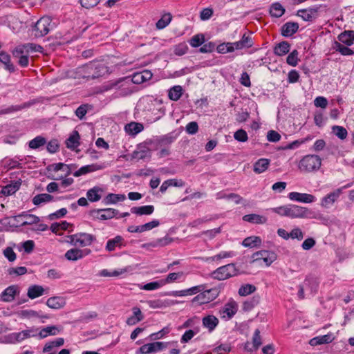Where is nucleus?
I'll list each match as a JSON object with an SVG mask.
<instances>
[{
    "instance_id": "obj_1",
    "label": "nucleus",
    "mask_w": 354,
    "mask_h": 354,
    "mask_svg": "<svg viewBox=\"0 0 354 354\" xmlns=\"http://www.w3.org/2000/svg\"><path fill=\"white\" fill-rule=\"evenodd\" d=\"M322 165V159L317 155L305 156L299 163L301 172H312L318 170Z\"/></svg>"
},
{
    "instance_id": "obj_2",
    "label": "nucleus",
    "mask_w": 354,
    "mask_h": 354,
    "mask_svg": "<svg viewBox=\"0 0 354 354\" xmlns=\"http://www.w3.org/2000/svg\"><path fill=\"white\" fill-rule=\"evenodd\" d=\"M52 20L48 17H41L32 27V35L35 38L42 37L46 35L52 28Z\"/></svg>"
},
{
    "instance_id": "obj_3",
    "label": "nucleus",
    "mask_w": 354,
    "mask_h": 354,
    "mask_svg": "<svg viewBox=\"0 0 354 354\" xmlns=\"http://www.w3.org/2000/svg\"><path fill=\"white\" fill-rule=\"evenodd\" d=\"M288 217L292 218H316V214L308 207L296 205H288Z\"/></svg>"
},
{
    "instance_id": "obj_4",
    "label": "nucleus",
    "mask_w": 354,
    "mask_h": 354,
    "mask_svg": "<svg viewBox=\"0 0 354 354\" xmlns=\"http://www.w3.org/2000/svg\"><path fill=\"white\" fill-rule=\"evenodd\" d=\"M239 274L235 264L230 263L221 266L214 270L212 273V277L218 280H225Z\"/></svg>"
},
{
    "instance_id": "obj_5",
    "label": "nucleus",
    "mask_w": 354,
    "mask_h": 354,
    "mask_svg": "<svg viewBox=\"0 0 354 354\" xmlns=\"http://www.w3.org/2000/svg\"><path fill=\"white\" fill-rule=\"evenodd\" d=\"M69 242L75 246L85 247L92 244L95 240V236L87 233H77L68 236Z\"/></svg>"
},
{
    "instance_id": "obj_6",
    "label": "nucleus",
    "mask_w": 354,
    "mask_h": 354,
    "mask_svg": "<svg viewBox=\"0 0 354 354\" xmlns=\"http://www.w3.org/2000/svg\"><path fill=\"white\" fill-rule=\"evenodd\" d=\"M219 291L217 288H211L207 290H203L197 295L193 299V303L198 304L199 305L207 304L215 299L218 295Z\"/></svg>"
},
{
    "instance_id": "obj_7",
    "label": "nucleus",
    "mask_w": 354,
    "mask_h": 354,
    "mask_svg": "<svg viewBox=\"0 0 354 354\" xmlns=\"http://www.w3.org/2000/svg\"><path fill=\"white\" fill-rule=\"evenodd\" d=\"M85 71L89 73L87 78L95 79L101 77L108 72L107 67L104 64H90L84 66Z\"/></svg>"
},
{
    "instance_id": "obj_8",
    "label": "nucleus",
    "mask_w": 354,
    "mask_h": 354,
    "mask_svg": "<svg viewBox=\"0 0 354 354\" xmlns=\"http://www.w3.org/2000/svg\"><path fill=\"white\" fill-rule=\"evenodd\" d=\"M118 211L112 208L93 209L90 211V215L100 220H107L113 218L118 214Z\"/></svg>"
},
{
    "instance_id": "obj_9",
    "label": "nucleus",
    "mask_w": 354,
    "mask_h": 354,
    "mask_svg": "<svg viewBox=\"0 0 354 354\" xmlns=\"http://www.w3.org/2000/svg\"><path fill=\"white\" fill-rule=\"evenodd\" d=\"M167 346V343L155 342L153 343L146 344L142 346L136 351V354H148L155 353L163 350Z\"/></svg>"
},
{
    "instance_id": "obj_10",
    "label": "nucleus",
    "mask_w": 354,
    "mask_h": 354,
    "mask_svg": "<svg viewBox=\"0 0 354 354\" xmlns=\"http://www.w3.org/2000/svg\"><path fill=\"white\" fill-rule=\"evenodd\" d=\"M320 8L321 6H319L299 10L297 15L301 17L304 21H312L318 17Z\"/></svg>"
},
{
    "instance_id": "obj_11",
    "label": "nucleus",
    "mask_w": 354,
    "mask_h": 354,
    "mask_svg": "<svg viewBox=\"0 0 354 354\" xmlns=\"http://www.w3.org/2000/svg\"><path fill=\"white\" fill-rule=\"evenodd\" d=\"M253 258L254 261L262 259L267 266H270L277 259V254L274 252L261 250L254 253Z\"/></svg>"
},
{
    "instance_id": "obj_12",
    "label": "nucleus",
    "mask_w": 354,
    "mask_h": 354,
    "mask_svg": "<svg viewBox=\"0 0 354 354\" xmlns=\"http://www.w3.org/2000/svg\"><path fill=\"white\" fill-rule=\"evenodd\" d=\"M262 344L261 337L260 335L259 329H256L252 337V343L247 342L244 345L245 351L250 353H253L259 349Z\"/></svg>"
},
{
    "instance_id": "obj_13",
    "label": "nucleus",
    "mask_w": 354,
    "mask_h": 354,
    "mask_svg": "<svg viewBox=\"0 0 354 354\" xmlns=\"http://www.w3.org/2000/svg\"><path fill=\"white\" fill-rule=\"evenodd\" d=\"M288 198L291 201H295L304 203H311L315 201V196L312 194L306 193H299L296 192L289 193Z\"/></svg>"
},
{
    "instance_id": "obj_14",
    "label": "nucleus",
    "mask_w": 354,
    "mask_h": 354,
    "mask_svg": "<svg viewBox=\"0 0 354 354\" xmlns=\"http://www.w3.org/2000/svg\"><path fill=\"white\" fill-rule=\"evenodd\" d=\"M19 294L17 286H10L6 288L0 295V299L5 302H11L15 299V296Z\"/></svg>"
},
{
    "instance_id": "obj_15",
    "label": "nucleus",
    "mask_w": 354,
    "mask_h": 354,
    "mask_svg": "<svg viewBox=\"0 0 354 354\" xmlns=\"http://www.w3.org/2000/svg\"><path fill=\"white\" fill-rule=\"evenodd\" d=\"M91 250H80L78 248H72L65 253V257L68 261H77L82 259L85 255L90 254Z\"/></svg>"
},
{
    "instance_id": "obj_16",
    "label": "nucleus",
    "mask_w": 354,
    "mask_h": 354,
    "mask_svg": "<svg viewBox=\"0 0 354 354\" xmlns=\"http://www.w3.org/2000/svg\"><path fill=\"white\" fill-rule=\"evenodd\" d=\"M342 193V188H338L333 192H330L322 198L321 205L324 207L328 208L337 200Z\"/></svg>"
},
{
    "instance_id": "obj_17",
    "label": "nucleus",
    "mask_w": 354,
    "mask_h": 354,
    "mask_svg": "<svg viewBox=\"0 0 354 354\" xmlns=\"http://www.w3.org/2000/svg\"><path fill=\"white\" fill-rule=\"evenodd\" d=\"M43 48L40 45L33 43H27L16 46V54L24 52L26 54L29 55L30 52H41Z\"/></svg>"
},
{
    "instance_id": "obj_18",
    "label": "nucleus",
    "mask_w": 354,
    "mask_h": 354,
    "mask_svg": "<svg viewBox=\"0 0 354 354\" xmlns=\"http://www.w3.org/2000/svg\"><path fill=\"white\" fill-rule=\"evenodd\" d=\"M203 327L206 328L209 332H212L219 324L218 319L212 315L205 316L202 319Z\"/></svg>"
},
{
    "instance_id": "obj_19",
    "label": "nucleus",
    "mask_w": 354,
    "mask_h": 354,
    "mask_svg": "<svg viewBox=\"0 0 354 354\" xmlns=\"http://www.w3.org/2000/svg\"><path fill=\"white\" fill-rule=\"evenodd\" d=\"M152 73L149 70H144L141 72L136 73L132 76V82L134 84H140L151 79Z\"/></svg>"
},
{
    "instance_id": "obj_20",
    "label": "nucleus",
    "mask_w": 354,
    "mask_h": 354,
    "mask_svg": "<svg viewBox=\"0 0 354 354\" xmlns=\"http://www.w3.org/2000/svg\"><path fill=\"white\" fill-rule=\"evenodd\" d=\"M299 29V24L297 22H286L281 27V35L288 37L293 35Z\"/></svg>"
},
{
    "instance_id": "obj_21",
    "label": "nucleus",
    "mask_w": 354,
    "mask_h": 354,
    "mask_svg": "<svg viewBox=\"0 0 354 354\" xmlns=\"http://www.w3.org/2000/svg\"><path fill=\"white\" fill-rule=\"evenodd\" d=\"M46 305L53 309H59L66 305V299L63 297H52L47 300Z\"/></svg>"
},
{
    "instance_id": "obj_22",
    "label": "nucleus",
    "mask_w": 354,
    "mask_h": 354,
    "mask_svg": "<svg viewBox=\"0 0 354 354\" xmlns=\"http://www.w3.org/2000/svg\"><path fill=\"white\" fill-rule=\"evenodd\" d=\"M237 311V305L235 302L227 303L223 309L221 310V313L223 315V317H227L228 319L232 318Z\"/></svg>"
},
{
    "instance_id": "obj_23",
    "label": "nucleus",
    "mask_w": 354,
    "mask_h": 354,
    "mask_svg": "<svg viewBox=\"0 0 354 354\" xmlns=\"http://www.w3.org/2000/svg\"><path fill=\"white\" fill-rule=\"evenodd\" d=\"M124 239L121 236H116L112 239H109L107 241L106 245V250L108 252H112L116 250V248H121L123 245Z\"/></svg>"
},
{
    "instance_id": "obj_24",
    "label": "nucleus",
    "mask_w": 354,
    "mask_h": 354,
    "mask_svg": "<svg viewBox=\"0 0 354 354\" xmlns=\"http://www.w3.org/2000/svg\"><path fill=\"white\" fill-rule=\"evenodd\" d=\"M339 42L348 46L354 43V30H346L338 36Z\"/></svg>"
},
{
    "instance_id": "obj_25",
    "label": "nucleus",
    "mask_w": 354,
    "mask_h": 354,
    "mask_svg": "<svg viewBox=\"0 0 354 354\" xmlns=\"http://www.w3.org/2000/svg\"><path fill=\"white\" fill-rule=\"evenodd\" d=\"M270 160L267 158H261L254 164V171L256 174H261L266 171L270 165Z\"/></svg>"
},
{
    "instance_id": "obj_26",
    "label": "nucleus",
    "mask_w": 354,
    "mask_h": 354,
    "mask_svg": "<svg viewBox=\"0 0 354 354\" xmlns=\"http://www.w3.org/2000/svg\"><path fill=\"white\" fill-rule=\"evenodd\" d=\"M125 131L132 136H135L144 129V126L141 123L131 122L124 127Z\"/></svg>"
},
{
    "instance_id": "obj_27",
    "label": "nucleus",
    "mask_w": 354,
    "mask_h": 354,
    "mask_svg": "<svg viewBox=\"0 0 354 354\" xmlns=\"http://www.w3.org/2000/svg\"><path fill=\"white\" fill-rule=\"evenodd\" d=\"M102 189L96 186L88 190L86 196L88 200L91 202H96L100 201L102 198Z\"/></svg>"
},
{
    "instance_id": "obj_28",
    "label": "nucleus",
    "mask_w": 354,
    "mask_h": 354,
    "mask_svg": "<svg viewBox=\"0 0 354 354\" xmlns=\"http://www.w3.org/2000/svg\"><path fill=\"white\" fill-rule=\"evenodd\" d=\"M32 104H34L33 102H28L20 105H12L5 109L0 110V115L8 114L12 112L19 111L22 109L28 108Z\"/></svg>"
},
{
    "instance_id": "obj_29",
    "label": "nucleus",
    "mask_w": 354,
    "mask_h": 354,
    "mask_svg": "<svg viewBox=\"0 0 354 354\" xmlns=\"http://www.w3.org/2000/svg\"><path fill=\"white\" fill-rule=\"evenodd\" d=\"M290 48V44L286 41H283L274 46V53L277 56H283L289 52Z\"/></svg>"
},
{
    "instance_id": "obj_30",
    "label": "nucleus",
    "mask_w": 354,
    "mask_h": 354,
    "mask_svg": "<svg viewBox=\"0 0 354 354\" xmlns=\"http://www.w3.org/2000/svg\"><path fill=\"white\" fill-rule=\"evenodd\" d=\"M154 211L153 205H145L140 207H133L131 208V212L137 215H150Z\"/></svg>"
},
{
    "instance_id": "obj_31",
    "label": "nucleus",
    "mask_w": 354,
    "mask_h": 354,
    "mask_svg": "<svg viewBox=\"0 0 354 354\" xmlns=\"http://www.w3.org/2000/svg\"><path fill=\"white\" fill-rule=\"evenodd\" d=\"M16 47L12 50V54L15 58L18 59V64L21 67H27L29 64V57L28 55L26 54L24 52H21V53L16 54Z\"/></svg>"
},
{
    "instance_id": "obj_32",
    "label": "nucleus",
    "mask_w": 354,
    "mask_h": 354,
    "mask_svg": "<svg viewBox=\"0 0 354 354\" xmlns=\"http://www.w3.org/2000/svg\"><path fill=\"white\" fill-rule=\"evenodd\" d=\"M253 45L252 39L249 35L245 33L241 39L234 42L236 49H242L243 48H250Z\"/></svg>"
},
{
    "instance_id": "obj_33",
    "label": "nucleus",
    "mask_w": 354,
    "mask_h": 354,
    "mask_svg": "<svg viewBox=\"0 0 354 354\" xmlns=\"http://www.w3.org/2000/svg\"><path fill=\"white\" fill-rule=\"evenodd\" d=\"M44 291L42 286L33 285L28 288L27 295L30 299H33L41 296L44 293Z\"/></svg>"
},
{
    "instance_id": "obj_34",
    "label": "nucleus",
    "mask_w": 354,
    "mask_h": 354,
    "mask_svg": "<svg viewBox=\"0 0 354 354\" xmlns=\"http://www.w3.org/2000/svg\"><path fill=\"white\" fill-rule=\"evenodd\" d=\"M333 340V337L332 334H327L322 336H319L313 338L310 341V344L312 346H317L323 344H328L331 342Z\"/></svg>"
},
{
    "instance_id": "obj_35",
    "label": "nucleus",
    "mask_w": 354,
    "mask_h": 354,
    "mask_svg": "<svg viewBox=\"0 0 354 354\" xmlns=\"http://www.w3.org/2000/svg\"><path fill=\"white\" fill-rule=\"evenodd\" d=\"M80 135L77 131H74L69 138L66 140L67 148L75 149L80 145Z\"/></svg>"
},
{
    "instance_id": "obj_36",
    "label": "nucleus",
    "mask_w": 354,
    "mask_h": 354,
    "mask_svg": "<svg viewBox=\"0 0 354 354\" xmlns=\"http://www.w3.org/2000/svg\"><path fill=\"white\" fill-rule=\"evenodd\" d=\"M243 220L249 223L257 224H263L267 221L266 218L255 214H246L243 216Z\"/></svg>"
},
{
    "instance_id": "obj_37",
    "label": "nucleus",
    "mask_w": 354,
    "mask_h": 354,
    "mask_svg": "<svg viewBox=\"0 0 354 354\" xmlns=\"http://www.w3.org/2000/svg\"><path fill=\"white\" fill-rule=\"evenodd\" d=\"M285 12V8L279 3H274L270 8V14L272 17L279 18Z\"/></svg>"
},
{
    "instance_id": "obj_38",
    "label": "nucleus",
    "mask_w": 354,
    "mask_h": 354,
    "mask_svg": "<svg viewBox=\"0 0 354 354\" xmlns=\"http://www.w3.org/2000/svg\"><path fill=\"white\" fill-rule=\"evenodd\" d=\"M333 48L336 51L340 53L342 55H351L354 54V51L339 41H335L333 45Z\"/></svg>"
},
{
    "instance_id": "obj_39",
    "label": "nucleus",
    "mask_w": 354,
    "mask_h": 354,
    "mask_svg": "<svg viewBox=\"0 0 354 354\" xmlns=\"http://www.w3.org/2000/svg\"><path fill=\"white\" fill-rule=\"evenodd\" d=\"M243 245L248 248H254L260 246L261 244V239L259 236H252L245 238L242 243Z\"/></svg>"
},
{
    "instance_id": "obj_40",
    "label": "nucleus",
    "mask_w": 354,
    "mask_h": 354,
    "mask_svg": "<svg viewBox=\"0 0 354 354\" xmlns=\"http://www.w3.org/2000/svg\"><path fill=\"white\" fill-rule=\"evenodd\" d=\"M101 169V167L96 165H86L76 171L73 176L78 177L89 172L95 171Z\"/></svg>"
},
{
    "instance_id": "obj_41",
    "label": "nucleus",
    "mask_w": 354,
    "mask_h": 354,
    "mask_svg": "<svg viewBox=\"0 0 354 354\" xmlns=\"http://www.w3.org/2000/svg\"><path fill=\"white\" fill-rule=\"evenodd\" d=\"M173 239L171 238L169 236H165L164 238L157 239L155 242L143 244L142 248L156 246L163 247L171 243Z\"/></svg>"
},
{
    "instance_id": "obj_42",
    "label": "nucleus",
    "mask_w": 354,
    "mask_h": 354,
    "mask_svg": "<svg viewBox=\"0 0 354 354\" xmlns=\"http://www.w3.org/2000/svg\"><path fill=\"white\" fill-rule=\"evenodd\" d=\"M183 95V88L180 86H174L169 90V98L173 101L178 100Z\"/></svg>"
},
{
    "instance_id": "obj_43",
    "label": "nucleus",
    "mask_w": 354,
    "mask_h": 354,
    "mask_svg": "<svg viewBox=\"0 0 354 354\" xmlns=\"http://www.w3.org/2000/svg\"><path fill=\"white\" fill-rule=\"evenodd\" d=\"M21 183L16 181L15 183L7 185L1 189V193L5 196H9L15 193L19 188Z\"/></svg>"
},
{
    "instance_id": "obj_44",
    "label": "nucleus",
    "mask_w": 354,
    "mask_h": 354,
    "mask_svg": "<svg viewBox=\"0 0 354 354\" xmlns=\"http://www.w3.org/2000/svg\"><path fill=\"white\" fill-rule=\"evenodd\" d=\"M259 302V297L254 296L250 299L245 301L243 303L242 309L243 310L247 312L250 311L252 308H254Z\"/></svg>"
},
{
    "instance_id": "obj_45",
    "label": "nucleus",
    "mask_w": 354,
    "mask_h": 354,
    "mask_svg": "<svg viewBox=\"0 0 354 354\" xmlns=\"http://www.w3.org/2000/svg\"><path fill=\"white\" fill-rule=\"evenodd\" d=\"M19 217H23L24 220L22 221V225H29L39 222V218L33 214H22L18 216Z\"/></svg>"
},
{
    "instance_id": "obj_46",
    "label": "nucleus",
    "mask_w": 354,
    "mask_h": 354,
    "mask_svg": "<svg viewBox=\"0 0 354 354\" xmlns=\"http://www.w3.org/2000/svg\"><path fill=\"white\" fill-rule=\"evenodd\" d=\"M53 198V196L48 194H40L36 195L33 199L32 203L35 205H39L42 203L45 202H49L52 201Z\"/></svg>"
},
{
    "instance_id": "obj_47",
    "label": "nucleus",
    "mask_w": 354,
    "mask_h": 354,
    "mask_svg": "<svg viewBox=\"0 0 354 354\" xmlns=\"http://www.w3.org/2000/svg\"><path fill=\"white\" fill-rule=\"evenodd\" d=\"M172 16L170 13H165L162 17L156 22V28L159 30L165 28L171 21Z\"/></svg>"
},
{
    "instance_id": "obj_48",
    "label": "nucleus",
    "mask_w": 354,
    "mask_h": 354,
    "mask_svg": "<svg viewBox=\"0 0 354 354\" xmlns=\"http://www.w3.org/2000/svg\"><path fill=\"white\" fill-rule=\"evenodd\" d=\"M256 290L257 288L255 287V286L252 284H245L240 287L238 292L240 296L245 297L252 294L256 291Z\"/></svg>"
},
{
    "instance_id": "obj_49",
    "label": "nucleus",
    "mask_w": 354,
    "mask_h": 354,
    "mask_svg": "<svg viewBox=\"0 0 354 354\" xmlns=\"http://www.w3.org/2000/svg\"><path fill=\"white\" fill-rule=\"evenodd\" d=\"M64 340L63 338H57L54 341L49 342L46 343L43 348L44 353H47L50 351L54 347H59L64 344Z\"/></svg>"
},
{
    "instance_id": "obj_50",
    "label": "nucleus",
    "mask_w": 354,
    "mask_h": 354,
    "mask_svg": "<svg viewBox=\"0 0 354 354\" xmlns=\"http://www.w3.org/2000/svg\"><path fill=\"white\" fill-rule=\"evenodd\" d=\"M46 143V138L39 136L31 140L28 143V146L30 149H36L41 146H44Z\"/></svg>"
},
{
    "instance_id": "obj_51",
    "label": "nucleus",
    "mask_w": 354,
    "mask_h": 354,
    "mask_svg": "<svg viewBox=\"0 0 354 354\" xmlns=\"http://www.w3.org/2000/svg\"><path fill=\"white\" fill-rule=\"evenodd\" d=\"M59 332L55 326H47L41 330L39 335L41 338L46 337L48 335H55Z\"/></svg>"
},
{
    "instance_id": "obj_52",
    "label": "nucleus",
    "mask_w": 354,
    "mask_h": 354,
    "mask_svg": "<svg viewBox=\"0 0 354 354\" xmlns=\"http://www.w3.org/2000/svg\"><path fill=\"white\" fill-rule=\"evenodd\" d=\"M126 198L124 194H109L104 199L106 204L116 203L118 201H123Z\"/></svg>"
},
{
    "instance_id": "obj_53",
    "label": "nucleus",
    "mask_w": 354,
    "mask_h": 354,
    "mask_svg": "<svg viewBox=\"0 0 354 354\" xmlns=\"http://www.w3.org/2000/svg\"><path fill=\"white\" fill-rule=\"evenodd\" d=\"M333 133L339 139L344 140L348 136L346 129L342 126H333L332 127Z\"/></svg>"
},
{
    "instance_id": "obj_54",
    "label": "nucleus",
    "mask_w": 354,
    "mask_h": 354,
    "mask_svg": "<svg viewBox=\"0 0 354 354\" xmlns=\"http://www.w3.org/2000/svg\"><path fill=\"white\" fill-rule=\"evenodd\" d=\"M205 42V36L203 34H197L193 36L189 40V44L192 47H198Z\"/></svg>"
},
{
    "instance_id": "obj_55",
    "label": "nucleus",
    "mask_w": 354,
    "mask_h": 354,
    "mask_svg": "<svg viewBox=\"0 0 354 354\" xmlns=\"http://www.w3.org/2000/svg\"><path fill=\"white\" fill-rule=\"evenodd\" d=\"M299 53L297 50H292L287 57L286 62L288 65L291 66H296L298 64L299 58H298Z\"/></svg>"
},
{
    "instance_id": "obj_56",
    "label": "nucleus",
    "mask_w": 354,
    "mask_h": 354,
    "mask_svg": "<svg viewBox=\"0 0 354 354\" xmlns=\"http://www.w3.org/2000/svg\"><path fill=\"white\" fill-rule=\"evenodd\" d=\"M183 276V272H171V273H169L165 279H161V280L163 283V286H165L167 283H170L176 281V280L179 279Z\"/></svg>"
},
{
    "instance_id": "obj_57",
    "label": "nucleus",
    "mask_w": 354,
    "mask_h": 354,
    "mask_svg": "<svg viewBox=\"0 0 354 354\" xmlns=\"http://www.w3.org/2000/svg\"><path fill=\"white\" fill-rule=\"evenodd\" d=\"M131 156H132V158H133V159L143 160L147 158H150L151 154H150L149 150L145 149V150L133 151Z\"/></svg>"
},
{
    "instance_id": "obj_58",
    "label": "nucleus",
    "mask_w": 354,
    "mask_h": 354,
    "mask_svg": "<svg viewBox=\"0 0 354 354\" xmlns=\"http://www.w3.org/2000/svg\"><path fill=\"white\" fill-rule=\"evenodd\" d=\"M305 284L310 288L312 292H316L319 286V281L315 277H307Z\"/></svg>"
},
{
    "instance_id": "obj_59",
    "label": "nucleus",
    "mask_w": 354,
    "mask_h": 354,
    "mask_svg": "<svg viewBox=\"0 0 354 354\" xmlns=\"http://www.w3.org/2000/svg\"><path fill=\"white\" fill-rule=\"evenodd\" d=\"M162 286H163V283H162V280H159L157 281L150 282L144 286H142L140 287V289L145 290H153L158 289Z\"/></svg>"
},
{
    "instance_id": "obj_60",
    "label": "nucleus",
    "mask_w": 354,
    "mask_h": 354,
    "mask_svg": "<svg viewBox=\"0 0 354 354\" xmlns=\"http://www.w3.org/2000/svg\"><path fill=\"white\" fill-rule=\"evenodd\" d=\"M188 50V46L185 42L180 43L174 46V53L178 56L185 55Z\"/></svg>"
},
{
    "instance_id": "obj_61",
    "label": "nucleus",
    "mask_w": 354,
    "mask_h": 354,
    "mask_svg": "<svg viewBox=\"0 0 354 354\" xmlns=\"http://www.w3.org/2000/svg\"><path fill=\"white\" fill-rule=\"evenodd\" d=\"M91 106L88 104L80 106L75 111L76 116L79 118L80 120L83 119Z\"/></svg>"
},
{
    "instance_id": "obj_62",
    "label": "nucleus",
    "mask_w": 354,
    "mask_h": 354,
    "mask_svg": "<svg viewBox=\"0 0 354 354\" xmlns=\"http://www.w3.org/2000/svg\"><path fill=\"white\" fill-rule=\"evenodd\" d=\"M160 225V222L157 220H153L151 222L147 223L144 225H139L140 233L150 230L154 227H158Z\"/></svg>"
},
{
    "instance_id": "obj_63",
    "label": "nucleus",
    "mask_w": 354,
    "mask_h": 354,
    "mask_svg": "<svg viewBox=\"0 0 354 354\" xmlns=\"http://www.w3.org/2000/svg\"><path fill=\"white\" fill-rule=\"evenodd\" d=\"M8 272L10 275L20 276L25 274L27 272V268L24 266H20L17 268H10L8 270Z\"/></svg>"
},
{
    "instance_id": "obj_64",
    "label": "nucleus",
    "mask_w": 354,
    "mask_h": 354,
    "mask_svg": "<svg viewBox=\"0 0 354 354\" xmlns=\"http://www.w3.org/2000/svg\"><path fill=\"white\" fill-rule=\"evenodd\" d=\"M234 138L235 140L239 142H246L248 139V134L246 131L243 129H239L234 134Z\"/></svg>"
}]
</instances>
